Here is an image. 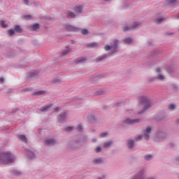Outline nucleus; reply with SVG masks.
<instances>
[{
  "label": "nucleus",
  "mask_w": 179,
  "mask_h": 179,
  "mask_svg": "<svg viewBox=\"0 0 179 179\" xmlns=\"http://www.w3.org/2000/svg\"><path fill=\"white\" fill-rule=\"evenodd\" d=\"M15 162V156L10 152H2L0 154V164H9Z\"/></svg>",
  "instance_id": "f257e3e1"
},
{
  "label": "nucleus",
  "mask_w": 179,
  "mask_h": 179,
  "mask_svg": "<svg viewBox=\"0 0 179 179\" xmlns=\"http://www.w3.org/2000/svg\"><path fill=\"white\" fill-rule=\"evenodd\" d=\"M139 103H141V104H143L144 106V111L145 110H148V108H150V107L152 106L150 104V101H149L148 99L146 98V96H141L139 98Z\"/></svg>",
  "instance_id": "f03ea898"
},
{
  "label": "nucleus",
  "mask_w": 179,
  "mask_h": 179,
  "mask_svg": "<svg viewBox=\"0 0 179 179\" xmlns=\"http://www.w3.org/2000/svg\"><path fill=\"white\" fill-rule=\"evenodd\" d=\"M117 45H118V41H115V45H106L105 46L106 51H108L110 50H113V52H117Z\"/></svg>",
  "instance_id": "7ed1b4c3"
},
{
  "label": "nucleus",
  "mask_w": 179,
  "mask_h": 179,
  "mask_svg": "<svg viewBox=\"0 0 179 179\" xmlns=\"http://www.w3.org/2000/svg\"><path fill=\"white\" fill-rule=\"evenodd\" d=\"M139 122V119L131 120L127 118L124 121V124H126L127 125H134V124H138Z\"/></svg>",
  "instance_id": "20e7f679"
},
{
  "label": "nucleus",
  "mask_w": 179,
  "mask_h": 179,
  "mask_svg": "<svg viewBox=\"0 0 179 179\" xmlns=\"http://www.w3.org/2000/svg\"><path fill=\"white\" fill-rule=\"evenodd\" d=\"M150 132H152V128L148 126L145 129V131L143 134L144 138L146 141H148L149 134H150Z\"/></svg>",
  "instance_id": "39448f33"
},
{
  "label": "nucleus",
  "mask_w": 179,
  "mask_h": 179,
  "mask_svg": "<svg viewBox=\"0 0 179 179\" xmlns=\"http://www.w3.org/2000/svg\"><path fill=\"white\" fill-rule=\"evenodd\" d=\"M136 26H139V23L134 22L133 24L132 27H123V31H129V30H132V29H135V27H136Z\"/></svg>",
  "instance_id": "423d86ee"
},
{
  "label": "nucleus",
  "mask_w": 179,
  "mask_h": 179,
  "mask_svg": "<svg viewBox=\"0 0 179 179\" xmlns=\"http://www.w3.org/2000/svg\"><path fill=\"white\" fill-rule=\"evenodd\" d=\"M66 30L67 31H78L79 28H76L72 25H66Z\"/></svg>",
  "instance_id": "0eeeda50"
},
{
  "label": "nucleus",
  "mask_w": 179,
  "mask_h": 179,
  "mask_svg": "<svg viewBox=\"0 0 179 179\" xmlns=\"http://www.w3.org/2000/svg\"><path fill=\"white\" fill-rule=\"evenodd\" d=\"M57 120L59 122H64V121L66 120V113H61L58 117Z\"/></svg>",
  "instance_id": "6e6552de"
},
{
  "label": "nucleus",
  "mask_w": 179,
  "mask_h": 179,
  "mask_svg": "<svg viewBox=\"0 0 179 179\" xmlns=\"http://www.w3.org/2000/svg\"><path fill=\"white\" fill-rule=\"evenodd\" d=\"M45 145H48V146H52V145H55V140L49 139L45 141Z\"/></svg>",
  "instance_id": "1a4fd4ad"
},
{
  "label": "nucleus",
  "mask_w": 179,
  "mask_h": 179,
  "mask_svg": "<svg viewBox=\"0 0 179 179\" xmlns=\"http://www.w3.org/2000/svg\"><path fill=\"white\" fill-rule=\"evenodd\" d=\"M83 10V6H78L74 8V12L75 13H82Z\"/></svg>",
  "instance_id": "9d476101"
},
{
  "label": "nucleus",
  "mask_w": 179,
  "mask_h": 179,
  "mask_svg": "<svg viewBox=\"0 0 179 179\" xmlns=\"http://www.w3.org/2000/svg\"><path fill=\"white\" fill-rule=\"evenodd\" d=\"M51 107H52V105H48V106H43L41 108V111H48V110H50Z\"/></svg>",
  "instance_id": "9b49d317"
},
{
  "label": "nucleus",
  "mask_w": 179,
  "mask_h": 179,
  "mask_svg": "<svg viewBox=\"0 0 179 179\" xmlns=\"http://www.w3.org/2000/svg\"><path fill=\"white\" fill-rule=\"evenodd\" d=\"M18 139H20V141H22V142L27 143V138H26V136H24V135L18 136Z\"/></svg>",
  "instance_id": "f8f14e48"
},
{
  "label": "nucleus",
  "mask_w": 179,
  "mask_h": 179,
  "mask_svg": "<svg viewBox=\"0 0 179 179\" xmlns=\"http://www.w3.org/2000/svg\"><path fill=\"white\" fill-rule=\"evenodd\" d=\"M85 61H86V58L79 57L76 59V64H80V62H85Z\"/></svg>",
  "instance_id": "ddd939ff"
},
{
  "label": "nucleus",
  "mask_w": 179,
  "mask_h": 179,
  "mask_svg": "<svg viewBox=\"0 0 179 179\" xmlns=\"http://www.w3.org/2000/svg\"><path fill=\"white\" fill-rule=\"evenodd\" d=\"M45 93V91H35L33 93L34 96H41V94H44Z\"/></svg>",
  "instance_id": "4468645a"
},
{
  "label": "nucleus",
  "mask_w": 179,
  "mask_h": 179,
  "mask_svg": "<svg viewBox=\"0 0 179 179\" xmlns=\"http://www.w3.org/2000/svg\"><path fill=\"white\" fill-rule=\"evenodd\" d=\"M27 156L29 159H33L35 157L34 153L31 151H28Z\"/></svg>",
  "instance_id": "2eb2a0df"
},
{
  "label": "nucleus",
  "mask_w": 179,
  "mask_h": 179,
  "mask_svg": "<svg viewBox=\"0 0 179 179\" xmlns=\"http://www.w3.org/2000/svg\"><path fill=\"white\" fill-rule=\"evenodd\" d=\"M66 15H67L68 17H70V19H72L73 17H76V14H75V13H73L72 12H68L66 13Z\"/></svg>",
  "instance_id": "dca6fc26"
},
{
  "label": "nucleus",
  "mask_w": 179,
  "mask_h": 179,
  "mask_svg": "<svg viewBox=\"0 0 179 179\" xmlns=\"http://www.w3.org/2000/svg\"><path fill=\"white\" fill-rule=\"evenodd\" d=\"M0 26H1V27H2V29H6V27H8V24H6L5 23V21H3V20L0 21Z\"/></svg>",
  "instance_id": "f3484780"
},
{
  "label": "nucleus",
  "mask_w": 179,
  "mask_h": 179,
  "mask_svg": "<svg viewBox=\"0 0 179 179\" xmlns=\"http://www.w3.org/2000/svg\"><path fill=\"white\" fill-rule=\"evenodd\" d=\"M15 31L17 33H22V28L19 25H15Z\"/></svg>",
  "instance_id": "a211bd4d"
},
{
  "label": "nucleus",
  "mask_w": 179,
  "mask_h": 179,
  "mask_svg": "<svg viewBox=\"0 0 179 179\" xmlns=\"http://www.w3.org/2000/svg\"><path fill=\"white\" fill-rule=\"evenodd\" d=\"M123 41L124 44H131V43H132V39L131 38H127L124 39Z\"/></svg>",
  "instance_id": "6ab92c4d"
},
{
  "label": "nucleus",
  "mask_w": 179,
  "mask_h": 179,
  "mask_svg": "<svg viewBox=\"0 0 179 179\" xmlns=\"http://www.w3.org/2000/svg\"><path fill=\"white\" fill-rule=\"evenodd\" d=\"M127 144H128L129 149H132V148L134 147V141L129 140Z\"/></svg>",
  "instance_id": "aec40b11"
},
{
  "label": "nucleus",
  "mask_w": 179,
  "mask_h": 179,
  "mask_svg": "<svg viewBox=\"0 0 179 179\" xmlns=\"http://www.w3.org/2000/svg\"><path fill=\"white\" fill-rule=\"evenodd\" d=\"M107 58V55H103L101 57H98L96 59L97 61H103V59H106Z\"/></svg>",
  "instance_id": "412c9836"
},
{
  "label": "nucleus",
  "mask_w": 179,
  "mask_h": 179,
  "mask_svg": "<svg viewBox=\"0 0 179 179\" xmlns=\"http://www.w3.org/2000/svg\"><path fill=\"white\" fill-rule=\"evenodd\" d=\"M111 143H113L112 141L106 142L103 144V148H109V146H111Z\"/></svg>",
  "instance_id": "4be33fe9"
},
{
  "label": "nucleus",
  "mask_w": 179,
  "mask_h": 179,
  "mask_svg": "<svg viewBox=\"0 0 179 179\" xmlns=\"http://www.w3.org/2000/svg\"><path fill=\"white\" fill-rule=\"evenodd\" d=\"M88 47H90V48H96V47H97V43H90V45H88Z\"/></svg>",
  "instance_id": "5701e85b"
},
{
  "label": "nucleus",
  "mask_w": 179,
  "mask_h": 179,
  "mask_svg": "<svg viewBox=\"0 0 179 179\" xmlns=\"http://www.w3.org/2000/svg\"><path fill=\"white\" fill-rule=\"evenodd\" d=\"M40 27V24H35L32 26V30L36 31L37 29Z\"/></svg>",
  "instance_id": "b1692460"
},
{
  "label": "nucleus",
  "mask_w": 179,
  "mask_h": 179,
  "mask_svg": "<svg viewBox=\"0 0 179 179\" xmlns=\"http://www.w3.org/2000/svg\"><path fill=\"white\" fill-rule=\"evenodd\" d=\"M69 51H71V49L69 47H66V50L62 52V55H66Z\"/></svg>",
  "instance_id": "393cba45"
},
{
  "label": "nucleus",
  "mask_w": 179,
  "mask_h": 179,
  "mask_svg": "<svg viewBox=\"0 0 179 179\" xmlns=\"http://www.w3.org/2000/svg\"><path fill=\"white\" fill-rule=\"evenodd\" d=\"M157 79L159 80H163L164 79V76L162 73H158Z\"/></svg>",
  "instance_id": "a878e982"
},
{
  "label": "nucleus",
  "mask_w": 179,
  "mask_h": 179,
  "mask_svg": "<svg viewBox=\"0 0 179 179\" xmlns=\"http://www.w3.org/2000/svg\"><path fill=\"white\" fill-rule=\"evenodd\" d=\"M88 120L90 121V122H93L94 121V116L93 115H89L88 116Z\"/></svg>",
  "instance_id": "bb28decb"
},
{
  "label": "nucleus",
  "mask_w": 179,
  "mask_h": 179,
  "mask_svg": "<svg viewBox=\"0 0 179 179\" xmlns=\"http://www.w3.org/2000/svg\"><path fill=\"white\" fill-rule=\"evenodd\" d=\"M153 157L152 156V155H148L145 156V160H152V158Z\"/></svg>",
  "instance_id": "cd10ccee"
},
{
  "label": "nucleus",
  "mask_w": 179,
  "mask_h": 179,
  "mask_svg": "<svg viewBox=\"0 0 179 179\" xmlns=\"http://www.w3.org/2000/svg\"><path fill=\"white\" fill-rule=\"evenodd\" d=\"M164 17H159L158 19H157V23H162V22H163V20H164Z\"/></svg>",
  "instance_id": "c85d7f7f"
},
{
  "label": "nucleus",
  "mask_w": 179,
  "mask_h": 179,
  "mask_svg": "<svg viewBox=\"0 0 179 179\" xmlns=\"http://www.w3.org/2000/svg\"><path fill=\"white\" fill-rule=\"evenodd\" d=\"M8 33L9 36H13V34H15V30L10 29L8 31Z\"/></svg>",
  "instance_id": "c756f323"
},
{
  "label": "nucleus",
  "mask_w": 179,
  "mask_h": 179,
  "mask_svg": "<svg viewBox=\"0 0 179 179\" xmlns=\"http://www.w3.org/2000/svg\"><path fill=\"white\" fill-rule=\"evenodd\" d=\"M177 0H166L167 3H170L171 5L175 3Z\"/></svg>",
  "instance_id": "7c9ffc66"
},
{
  "label": "nucleus",
  "mask_w": 179,
  "mask_h": 179,
  "mask_svg": "<svg viewBox=\"0 0 179 179\" xmlns=\"http://www.w3.org/2000/svg\"><path fill=\"white\" fill-rule=\"evenodd\" d=\"M176 108V106L174 104H171L169 106V110H174Z\"/></svg>",
  "instance_id": "2f4dec72"
},
{
  "label": "nucleus",
  "mask_w": 179,
  "mask_h": 179,
  "mask_svg": "<svg viewBox=\"0 0 179 179\" xmlns=\"http://www.w3.org/2000/svg\"><path fill=\"white\" fill-rule=\"evenodd\" d=\"M81 33L82 34H87L89 31H87V29H82Z\"/></svg>",
  "instance_id": "473e14b6"
},
{
  "label": "nucleus",
  "mask_w": 179,
  "mask_h": 179,
  "mask_svg": "<svg viewBox=\"0 0 179 179\" xmlns=\"http://www.w3.org/2000/svg\"><path fill=\"white\" fill-rule=\"evenodd\" d=\"M72 129H73V127H69L66 129V131H67L68 132H70V131H72Z\"/></svg>",
  "instance_id": "72a5a7b5"
},
{
  "label": "nucleus",
  "mask_w": 179,
  "mask_h": 179,
  "mask_svg": "<svg viewBox=\"0 0 179 179\" xmlns=\"http://www.w3.org/2000/svg\"><path fill=\"white\" fill-rule=\"evenodd\" d=\"M94 162H95L96 164L97 163H101V159H95L94 160Z\"/></svg>",
  "instance_id": "f704fd0d"
},
{
  "label": "nucleus",
  "mask_w": 179,
  "mask_h": 179,
  "mask_svg": "<svg viewBox=\"0 0 179 179\" xmlns=\"http://www.w3.org/2000/svg\"><path fill=\"white\" fill-rule=\"evenodd\" d=\"M99 136L101 138H104V136H107V133H101Z\"/></svg>",
  "instance_id": "c9c22d12"
},
{
  "label": "nucleus",
  "mask_w": 179,
  "mask_h": 179,
  "mask_svg": "<svg viewBox=\"0 0 179 179\" xmlns=\"http://www.w3.org/2000/svg\"><path fill=\"white\" fill-rule=\"evenodd\" d=\"M14 176H20V171H15L14 172Z\"/></svg>",
  "instance_id": "e433bc0d"
},
{
  "label": "nucleus",
  "mask_w": 179,
  "mask_h": 179,
  "mask_svg": "<svg viewBox=\"0 0 179 179\" xmlns=\"http://www.w3.org/2000/svg\"><path fill=\"white\" fill-rule=\"evenodd\" d=\"M95 150H96V153H99V152H101V148L97 147Z\"/></svg>",
  "instance_id": "4c0bfd02"
},
{
  "label": "nucleus",
  "mask_w": 179,
  "mask_h": 179,
  "mask_svg": "<svg viewBox=\"0 0 179 179\" xmlns=\"http://www.w3.org/2000/svg\"><path fill=\"white\" fill-rule=\"evenodd\" d=\"M77 130H78V131H82V125L78 124V127H77Z\"/></svg>",
  "instance_id": "58836bf2"
},
{
  "label": "nucleus",
  "mask_w": 179,
  "mask_h": 179,
  "mask_svg": "<svg viewBox=\"0 0 179 179\" xmlns=\"http://www.w3.org/2000/svg\"><path fill=\"white\" fill-rule=\"evenodd\" d=\"M142 138V136L139 135L136 138H135V141H139V139H141Z\"/></svg>",
  "instance_id": "ea45409f"
},
{
  "label": "nucleus",
  "mask_w": 179,
  "mask_h": 179,
  "mask_svg": "<svg viewBox=\"0 0 179 179\" xmlns=\"http://www.w3.org/2000/svg\"><path fill=\"white\" fill-rule=\"evenodd\" d=\"M163 135H165L164 134H162V133H159L158 134V138L159 139H160V138H162V136H163Z\"/></svg>",
  "instance_id": "a19ab883"
},
{
  "label": "nucleus",
  "mask_w": 179,
  "mask_h": 179,
  "mask_svg": "<svg viewBox=\"0 0 179 179\" xmlns=\"http://www.w3.org/2000/svg\"><path fill=\"white\" fill-rule=\"evenodd\" d=\"M24 19H31V15H25L24 17Z\"/></svg>",
  "instance_id": "79ce46f5"
},
{
  "label": "nucleus",
  "mask_w": 179,
  "mask_h": 179,
  "mask_svg": "<svg viewBox=\"0 0 179 179\" xmlns=\"http://www.w3.org/2000/svg\"><path fill=\"white\" fill-rule=\"evenodd\" d=\"M25 5H29V0H24Z\"/></svg>",
  "instance_id": "37998d69"
},
{
  "label": "nucleus",
  "mask_w": 179,
  "mask_h": 179,
  "mask_svg": "<svg viewBox=\"0 0 179 179\" xmlns=\"http://www.w3.org/2000/svg\"><path fill=\"white\" fill-rule=\"evenodd\" d=\"M55 111L56 113H58V111H59V107L56 108L55 109Z\"/></svg>",
  "instance_id": "c03bdc74"
},
{
  "label": "nucleus",
  "mask_w": 179,
  "mask_h": 179,
  "mask_svg": "<svg viewBox=\"0 0 179 179\" xmlns=\"http://www.w3.org/2000/svg\"><path fill=\"white\" fill-rule=\"evenodd\" d=\"M0 82L1 83H3V78H0Z\"/></svg>",
  "instance_id": "a18cd8bd"
},
{
  "label": "nucleus",
  "mask_w": 179,
  "mask_h": 179,
  "mask_svg": "<svg viewBox=\"0 0 179 179\" xmlns=\"http://www.w3.org/2000/svg\"><path fill=\"white\" fill-rule=\"evenodd\" d=\"M177 19H179V14L176 15Z\"/></svg>",
  "instance_id": "49530a36"
},
{
  "label": "nucleus",
  "mask_w": 179,
  "mask_h": 179,
  "mask_svg": "<svg viewBox=\"0 0 179 179\" xmlns=\"http://www.w3.org/2000/svg\"><path fill=\"white\" fill-rule=\"evenodd\" d=\"M157 72H158V73L160 72V69H157Z\"/></svg>",
  "instance_id": "de8ad7c7"
},
{
  "label": "nucleus",
  "mask_w": 179,
  "mask_h": 179,
  "mask_svg": "<svg viewBox=\"0 0 179 179\" xmlns=\"http://www.w3.org/2000/svg\"><path fill=\"white\" fill-rule=\"evenodd\" d=\"M71 43H72V44H74V43H75V42H74V41H72Z\"/></svg>",
  "instance_id": "09e8293b"
},
{
  "label": "nucleus",
  "mask_w": 179,
  "mask_h": 179,
  "mask_svg": "<svg viewBox=\"0 0 179 179\" xmlns=\"http://www.w3.org/2000/svg\"><path fill=\"white\" fill-rule=\"evenodd\" d=\"M93 141V142H96V140H92Z\"/></svg>",
  "instance_id": "8fccbe9b"
},
{
  "label": "nucleus",
  "mask_w": 179,
  "mask_h": 179,
  "mask_svg": "<svg viewBox=\"0 0 179 179\" xmlns=\"http://www.w3.org/2000/svg\"><path fill=\"white\" fill-rule=\"evenodd\" d=\"M105 1H110V0H105Z\"/></svg>",
  "instance_id": "3c124183"
},
{
  "label": "nucleus",
  "mask_w": 179,
  "mask_h": 179,
  "mask_svg": "<svg viewBox=\"0 0 179 179\" xmlns=\"http://www.w3.org/2000/svg\"><path fill=\"white\" fill-rule=\"evenodd\" d=\"M55 82H56V83H57V82H59V80H58V81H55Z\"/></svg>",
  "instance_id": "603ef678"
},
{
  "label": "nucleus",
  "mask_w": 179,
  "mask_h": 179,
  "mask_svg": "<svg viewBox=\"0 0 179 179\" xmlns=\"http://www.w3.org/2000/svg\"><path fill=\"white\" fill-rule=\"evenodd\" d=\"M101 94V93H99V94Z\"/></svg>",
  "instance_id": "864d4df0"
}]
</instances>
